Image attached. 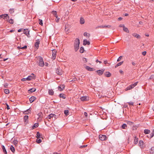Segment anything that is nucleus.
<instances>
[{
  "instance_id": "nucleus-1",
  "label": "nucleus",
  "mask_w": 154,
  "mask_h": 154,
  "mask_svg": "<svg viewBox=\"0 0 154 154\" xmlns=\"http://www.w3.org/2000/svg\"><path fill=\"white\" fill-rule=\"evenodd\" d=\"M80 44L79 40L78 38H76L75 40L74 44V48L75 51H77L79 48V45Z\"/></svg>"
},
{
  "instance_id": "nucleus-2",
  "label": "nucleus",
  "mask_w": 154,
  "mask_h": 154,
  "mask_svg": "<svg viewBox=\"0 0 154 154\" xmlns=\"http://www.w3.org/2000/svg\"><path fill=\"white\" fill-rule=\"evenodd\" d=\"M39 65L42 67H43L44 66V63L43 60L42 58L41 57H39Z\"/></svg>"
},
{
  "instance_id": "nucleus-3",
  "label": "nucleus",
  "mask_w": 154,
  "mask_h": 154,
  "mask_svg": "<svg viewBox=\"0 0 154 154\" xmlns=\"http://www.w3.org/2000/svg\"><path fill=\"white\" fill-rule=\"evenodd\" d=\"M56 73L58 75H61L62 74L63 71L62 70L60 69V68H58L56 69Z\"/></svg>"
},
{
  "instance_id": "nucleus-4",
  "label": "nucleus",
  "mask_w": 154,
  "mask_h": 154,
  "mask_svg": "<svg viewBox=\"0 0 154 154\" xmlns=\"http://www.w3.org/2000/svg\"><path fill=\"white\" fill-rule=\"evenodd\" d=\"M35 75L33 73H32L31 75L27 77V80L29 81L32 79H35Z\"/></svg>"
},
{
  "instance_id": "nucleus-5",
  "label": "nucleus",
  "mask_w": 154,
  "mask_h": 154,
  "mask_svg": "<svg viewBox=\"0 0 154 154\" xmlns=\"http://www.w3.org/2000/svg\"><path fill=\"white\" fill-rule=\"evenodd\" d=\"M3 18L4 20L9 18V17L8 14H4L0 15V19Z\"/></svg>"
},
{
  "instance_id": "nucleus-6",
  "label": "nucleus",
  "mask_w": 154,
  "mask_h": 154,
  "mask_svg": "<svg viewBox=\"0 0 154 154\" xmlns=\"http://www.w3.org/2000/svg\"><path fill=\"white\" fill-rule=\"evenodd\" d=\"M106 136L104 135L100 134L99 135V138L102 141L106 140Z\"/></svg>"
},
{
  "instance_id": "nucleus-7",
  "label": "nucleus",
  "mask_w": 154,
  "mask_h": 154,
  "mask_svg": "<svg viewBox=\"0 0 154 154\" xmlns=\"http://www.w3.org/2000/svg\"><path fill=\"white\" fill-rule=\"evenodd\" d=\"M31 108H30L29 109H27L26 110L23 111V113L24 115H28L30 113L31 111Z\"/></svg>"
},
{
  "instance_id": "nucleus-8",
  "label": "nucleus",
  "mask_w": 154,
  "mask_h": 154,
  "mask_svg": "<svg viewBox=\"0 0 154 154\" xmlns=\"http://www.w3.org/2000/svg\"><path fill=\"white\" fill-rule=\"evenodd\" d=\"M104 70V69H102L100 70H97L96 72L99 75H100L103 74Z\"/></svg>"
},
{
  "instance_id": "nucleus-9",
  "label": "nucleus",
  "mask_w": 154,
  "mask_h": 154,
  "mask_svg": "<svg viewBox=\"0 0 154 154\" xmlns=\"http://www.w3.org/2000/svg\"><path fill=\"white\" fill-rule=\"evenodd\" d=\"M56 51L55 50H52V58L54 60L55 59L56 57Z\"/></svg>"
},
{
  "instance_id": "nucleus-10",
  "label": "nucleus",
  "mask_w": 154,
  "mask_h": 154,
  "mask_svg": "<svg viewBox=\"0 0 154 154\" xmlns=\"http://www.w3.org/2000/svg\"><path fill=\"white\" fill-rule=\"evenodd\" d=\"M23 33L26 34L28 37H29V31L28 29H25L24 30Z\"/></svg>"
},
{
  "instance_id": "nucleus-11",
  "label": "nucleus",
  "mask_w": 154,
  "mask_h": 154,
  "mask_svg": "<svg viewBox=\"0 0 154 154\" xmlns=\"http://www.w3.org/2000/svg\"><path fill=\"white\" fill-rule=\"evenodd\" d=\"M80 99L82 101H87L89 100V97L87 96H83L81 97Z\"/></svg>"
},
{
  "instance_id": "nucleus-12",
  "label": "nucleus",
  "mask_w": 154,
  "mask_h": 154,
  "mask_svg": "<svg viewBox=\"0 0 154 154\" xmlns=\"http://www.w3.org/2000/svg\"><path fill=\"white\" fill-rule=\"evenodd\" d=\"M65 87V85H61L58 87L60 91H62L64 89Z\"/></svg>"
},
{
  "instance_id": "nucleus-13",
  "label": "nucleus",
  "mask_w": 154,
  "mask_h": 154,
  "mask_svg": "<svg viewBox=\"0 0 154 154\" xmlns=\"http://www.w3.org/2000/svg\"><path fill=\"white\" fill-rule=\"evenodd\" d=\"M29 117L28 116H25L23 118V121L25 123H27L28 122V119Z\"/></svg>"
},
{
  "instance_id": "nucleus-14",
  "label": "nucleus",
  "mask_w": 154,
  "mask_h": 154,
  "mask_svg": "<svg viewBox=\"0 0 154 154\" xmlns=\"http://www.w3.org/2000/svg\"><path fill=\"white\" fill-rule=\"evenodd\" d=\"M111 73L109 72H106L104 73V75L107 77H109L111 76Z\"/></svg>"
},
{
  "instance_id": "nucleus-15",
  "label": "nucleus",
  "mask_w": 154,
  "mask_h": 154,
  "mask_svg": "<svg viewBox=\"0 0 154 154\" xmlns=\"http://www.w3.org/2000/svg\"><path fill=\"white\" fill-rule=\"evenodd\" d=\"M85 68L89 71H93L94 70V68H91L90 67L88 66H86V67H85Z\"/></svg>"
},
{
  "instance_id": "nucleus-16",
  "label": "nucleus",
  "mask_w": 154,
  "mask_h": 154,
  "mask_svg": "<svg viewBox=\"0 0 154 154\" xmlns=\"http://www.w3.org/2000/svg\"><path fill=\"white\" fill-rule=\"evenodd\" d=\"M138 145L141 148L143 147V141L142 140H140L139 141Z\"/></svg>"
},
{
  "instance_id": "nucleus-17",
  "label": "nucleus",
  "mask_w": 154,
  "mask_h": 154,
  "mask_svg": "<svg viewBox=\"0 0 154 154\" xmlns=\"http://www.w3.org/2000/svg\"><path fill=\"white\" fill-rule=\"evenodd\" d=\"M87 44L89 45L90 44V42L88 41H87V40L86 39L84 40L83 43V45H85Z\"/></svg>"
},
{
  "instance_id": "nucleus-18",
  "label": "nucleus",
  "mask_w": 154,
  "mask_h": 154,
  "mask_svg": "<svg viewBox=\"0 0 154 154\" xmlns=\"http://www.w3.org/2000/svg\"><path fill=\"white\" fill-rule=\"evenodd\" d=\"M134 88V87L133 86V85L131 84L128 86L127 88L125 89L126 91H127L128 90H130Z\"/></svg>"
},
{
  "instance_id": "nucleus-19",
  "label": "nucleus",
  "mask_w": 154,
  "mask_h": 154,
  "mask_svg": "<svg viewBox=\"0 0 154 154\" xmlns=\"http://www.w3.org/2000/svg\"><path fill=\"white\" fill-rule=\"evenodd\" d=\"M39 43V41L38 40L36 41V42L35 44V47L37 49L38 48Z\"/></svg>"
},
{
  "instance_id": "nucleus-20",
  "label": "nucleus",
  "mask_w": 154,
  "mask_h": 154,
  "mask_svg": "<svg viewBox=\"0 0 154 154\" xmlns=\"http://www.w3.org/2000/svg\"><path fill=\"white\" fill-rule=\"evenodd\" d=\"M132 35L137 38H140V36L139 34L136 33H133Z\"/></svg>"
},
{
  "instance_id": "nucleus-21",
  "label": "nucleus",
  "mask_w": 154,
  "mask_h": 154,
  "mask_svg": "<svg viewBox=\"0 0 154 154\" xmlns=\"http://www.w3.org/2000/svg\"><path fill=\"white\" fill-rule=\"evenodd\" d=\"M36 98L34 96H32L29 98V101L30 103L33 102L35 99Z\"/></svg>"
},
{
  "instance_id": "nucleus-22",
  "label": "nucleus",
  "mask_w": 154,
  "mask_h": 154,
  "mask_svg": "<svg viewBox=\"0 0 154 154\" xmlns=\"http://www.w3.org/2000/svg\"><path fill=\"white\" fill-rule=\"evenodd\" d=\"M36 137L38 138H42V135H41L39 132H38L37 133Z\"/></svg>"
},
{
  "instance_id": "nucleus-23",
  "label": "nucleus",
  "mask_w": 154,
  "mask_h": 154,
  "mask_svg": "<svg viewBox=\"0 0 154 154\" xmlns=\"http://www.w3.org/2000/svg\"><path fill=\"white\" fill-rule=\"evenodd\" d=\"M138 138L137 137L135 136L134 138V143L135 144H137L138 142Z\"/></svg>"
},
{
  "instance_id": "nucleus-24",
  "label": "nucleus",
  "mask_w": 154,
  "mask_h": 154,
  "mask_svg": "<svg viewBox=\"0 0 154 154\" xmlns=\"http://www.w3.org/2000/svg\"><path fill=\"white\" fill-rule=\"evenodd\" d=\"M54 94V91L52 89H49L48 91V94L51 95H53Z\"/></svg>"
},
{
  "instance_id": "nucleus-25",
  "label": "nucleus",
  "mask_w": 154,
  "mask_h": 154,
  "mask_svg": "<svg viewBox=\"0 0 154 154\" xmlns=\"http://www.w3.org/2000/svg\"><path fill=\"white\" fill-rule=\"evenodd\" d=\"M144 132L145 134H148L150 133V131L149 129H145L144 131Z\"/></svg>"
},
{
  "instance_id": "nucleus-26",
  "label": "nucleus",
  "mask_w": 154,
  "mask_h": 154,
  "mask_svg": "<svg viewBox=\"0 0 154 154\" xmlns=\"http://www.w3.org/2000/svg\"><path fill=\"white\" fill-rule=\"evenodd\" d=\"M56 116L54 114H51L49 115L48 116V118L49 119H51V118H53V117H54L55 118Z\"/></svg>"
},
{
  "instance_id": "nucleus-27",
  "label": "nucleus",
  "mask_w": 154,
  "mask_h": 154,
  "mask_svg": "<svg viewBox=\"0 0 154 154\" xmlns=\"http://www.w3.org/2000/svg\"><path fill=\"white\" fill-rule=\"evenodd\" d=\"M35 90H36V88H31L30 90H29V93H32V92H33L35 91Z\"/></svg>"
},
{
  "instance_id": "nucleus-28",
  "label": "nucleus",
  "mask_w": 154,
  "mask_h": 154,
  "mask_svg": "<svg viewBox=\"0 0 154 154\" xmlns=\"http://www.w3.org/2000/svg\"><path fill=\"white\" fill-rule=\"evenodd\" d=\"M52 14L54 15L56 17V18H58V16L57 14V12L56 11H53L52 12Z\"/></svg>"
},
{
  "instance_id": "nucleus-29",
  "label": "nucleus",
  "mask_w": 154,
  "mask_h": 154,
  "mask_svg": "<svg viewBox=\"0 0 154 154\" xmlns=\"http://www.w3.org/2000/svg\"><path fill=\"white\" fill-rule=\"evenodd\" d=\"M2 149L3 152H4L5 154H7V152L5 148V146L3 145H2Z\"/></svg>"
},
{
  "instance_id": "nucleus-30",
  "label": "nucleus",
  "mask_w": 154,
  "mask_h": 154,
  "mask_svg": "<svg viewBox=\"0 0 154 154\" xmlns=\"http://www.w3.org/2000/svg\"><path fill=\"white\" fill-rule=\"evenodd\" d=\"M150 152V154H154V147H152L151 148Z\"/></svg>"
},
{
  "instance_id": "nucleus-31",
  "label": "nucleus",
  "mask_w": 154,
  "mask_h": 154,
  "mask_svg": "<svg viewBox=\"0 0 154 154\" xmlns=\"http://www.w3.org/2000/svg\"><path fill=\"white\" fill-rule=\"evenodd\" d=\"M80 23L81 24H83L85 23V20L83 18H81L80 20Z\"/></svg>"
},
{
  "instance_id": "nucleus-32",
  "label": "nucleus",
  "mask_w": 154,
  "mask_h": 154,
  "mask_svg": "<svg viewBox=\"0 0 154 154\" xmlns=\"http://www.w3.org/2000/svg\"><path fill=\"white\" fill-rule=\"evenodd\" d=\"M7 22H9V23H10L11 24H13L14 23V20L12 19H10L9 20H7Z\"/></svg>"
},
{
  "instance_id": "nucleus-33",
  "label": "nucleus",
  "mask_w": 154,
  "mask_h": 154,
  "mask_svg": "<svg viewBox=\"0 0 154 154\" xmlns=\"http://www.w3.org/2000/svg\"><path fill=\"white\" fill-rule=\"evenodd\" d=\"M38 123H35L34 124V125L32 126V129H34L35 128H36L38 127Z\"/></svg>"
},
{
  "instance_id": "nucleus-34",
  "label": "nucleus",
  "mask_w": 154,
  "mask_h": 154,
  "mask_svg": "<svg viewBox=\"0 0 154 154\" xmlns=\"http://www.w3.org/2000/svg\"><path fill=\"white\" fill-rule=\"evenodd\" d=\"M123 63V61H122V62H121L119 63H117L115 66V68H116L117 67L121 65Z\"/></svg>"
},
{
  "instance_id": "nucleus-35",
  "label": "nucleus",
  "mask_w": 154,
  "mask_h": 154,
  "mask_svg": "<svg viewBox=\"0 0 154 154\" xmlns=\"http://www.w3.org/2000/svg\"><path fill=\"white\" fill-rule=\"evenodd\" d=\"M10 150L11 151L13 152H14L15 151V149L12 146H11L10 147Z\"/></svg>"
},
{
  "instance_id": "nucleus-36",
  "label": "nucleus",
  "mask_w": 154,
  "mask_h": 154,
  "mask_svg": "<svg viewBox=\"0 0 154 154\" xmlns=\"http://www.w3.org/2000/svg\"><path fill=\"white\" fill-rule=\"evenodd\" d=\"M60 97H62L63 99L66 98V97L65 96L64 94H60L59 95Z\"/></svg>"
},
{
  "instance_id": "nucleus-37",
  "label": "nucleus",
  "mask_w": 154,
  "mask_h": 154,
  "mask_svg": "<svg viewBox=\"0 0 154 154\" xmlns=\"http://www.w3.org/2000/svg\"><path fill=\"white\" fill-rule=\"evenodd\" d=\"M4 92L6 94H8L9 93V91L8 89H4Z\"/></svg>"
},
{
  "instance_id": "nucleus-38",
  "label": "nucleus",
  "mask_w": 154,
  "mask_h": 154,
  "mask_svg": "<svg viewBox=\"0 0 154 154\" xmlns=\"http://www.w3.org/2000/svg\"><path fill=\"white\" fill-rule=\"evenodd\" d=\"M123 30L125 32H129V31L128 29L126 28L125 27V26L123 28Z\"/></svg>"
},
{
  "instance_id": "nucleus-39",
  "label": "nucleus",
  "mask_w": 154,
  "mask_h": 154,
  "mask_svg": "<svg viewBox=\"0 0 154 154\" xmlns=\"http://www.w3.org/2000/svg\"><path fill=\"white\" fill-rule=\"evenodd\" d=\"M84 36L89 37L90 36V34L88 33L85 32L84 33Z\"/></svg>"
},
{
  "instance_id": "nucleus-40",
  "label": "nucleus",
  "mask_w": 154,
  "mask_h": 154,
  "mask_svg": "<svg viewBox=\"0 0 154 154\" xmlns=\"http://www.w3.org/2000/svg\"><path fill=\"white\" fill-rule=\"evenodd\" d=\"M27 48V46L26 45H25L24 46L22 47H20L18 46L17 48L19 49L21 48L22 49H25Z\"/></svg>"
},
{
  "instance_id": "nucleus-41",
  "label": "nucleus",
  "mask_w": 154,
  "mask_h": 154,
  "mask_svg": "<svg viewBox=\"0 0 154 154\" xmlns=\"http://www.w3.org/2000/svg\"><path fill=\"white\" fill-rule=\"evenodd\" d=\"M14 12V8H11L9 10V12L11 14H12Z\"/></svg>"
},
{
  "instance_id": "nucleus-42",
  "label": "nucleus",
  "mask_w": 154,
  "mask_h": 154,
  "mask_svg": "<svg viewBox=\"0 0 154 154\" xmlns=\"http://www.w3.org/2000/svg\"><path fill=\"white\" fill-rule=\"evenodd\" d=\"M64 113L66 116L68 115H69V111L67 110H65L64 111Z\"/></svg>"
},
{
  "instance_id": "nucleus-43",
  "label": "nucleus",
  "mask_w": 154,
  "mask_h": 154,
  "mask_svg": "<svg viewBox=\"0 0 154 154\" xmlns=\"http://www.w3.org/2000/svg\"><path fill=\"white\" fill-rule=\"evenodd\" d=\"M150 138H152V137H153L154 136V129L153 130L152 132L150 134Z\"/></svg>"
},
{
  "instance_id": "nucleus-44",
  "label": "nucleus",
  "mask_w": 154,
  "mask_h": 154,
  "mask_svg": "<svg viewBox=\"0 0 154 154\" xmlns=\"http://www.w3.org/2000/svg\"><path fill=\"white\" fill-rule=\"evenodd\" d=\"M84 49L82 47H81L80 48V52L81 53H83L84 52Z\"/></svg>"
},
{
  "instance_id": "nucleus-45",
  "label": "nucleus",
  "mask_w": 154,
  "mask_h": 154,
  "mask_svg": "<svg viewBox=\"0 0 154 154\" xmlns=\"http://www.w3.org/2000/svg\"><path fill=\"white\" fill-rule=\"evenodd\" d=\"M127 127L126 125L125 124H123L122 126V128L123 129H125Z\"/></svg>"
},
{
  "instance_id": "nucleus-46",
  "label": "nucleus",
  "mask_w": 154,
  "mask_h": 154,
  "mask_svg": "<svg viewBox=\"0 0 154 154\" xmlns=\"http://www.w3.org/2000/svg\"><path fill=\"white\" fill-rule=\"evenodd\" d=\"M36 142L38 143H40L42 142V140L40 139H37L36 140Z\"/></svg>"
},
{
  "instance_id": "nucleus-47",
  "label": "nucleus",
  "mask_w": 154,
  "mask_h": 154,
  "mask_svg": "<svg viewBox=\"0 0 154 154\" xmlns=\"http://www.w3.org/2000/svg\"><path fill=\"white\" fill-rule=\"evenodd\" d=\"M104 28H110L111 27V26L110 25H105L104 26Z\"/></svg>"
},
{
  "instance_id": "nucleus-48",
  "label": "nucleus",
  "mask_w": 154,
  "mask_h": 154,
  "mask_svg": "<svg viewBox=\"0 0 154 154\" xmlns=\"http://www.w3.org/2000/svg\"><path fill=\"white\" fill-rule=\"evenodd\" d=\"M39 24L41 25L42 26L43 25V23L42 20L39 19Z\"/></svg>"
},
{
  "instance_id": "nucleus-49",
  "label": "nucleus",
  "mask_w": 154,
  "mask_h": 154,
  "mask_svg": "<svg viewBox=\"0 0 154 154\" xmlns=\"http://www.w3.org/2000/svg\"><path fill=\"white\" fill-rule=\"evenodd\" d=\"M128 103L129 105H133L134 103L133 102L131 101L130 102H128Z\"/></svg>"
},
{
  "instance_id": "nucleus-50",
  "label": "nucleus",
  "mask_w": 154,
  "mask_h": 154,
  "mask_svg": "<svg viewBox=\"0 0 154 154\" xmlns=\"http://www.w3.org/2000/svg\"><path fill=\"white\" fill-rule=\"evenodd\" d=\"M87 145H83V146H81L80 147V148H84V147H87Z\"/></svg>"
},
{
  "instance_id": "nucleus-51",
  "label": "nucleus",
  "mask_w": 154,
  "mask_h": 154,
  "mask_svg": "<svg viewBox=\"0 0 154 154\" xmlns=\"http://www.w3.org/2000/svg\"><path fill=\"white\" fill-rule=\"evenodd\" d=\"M122 56H120L119 58H118V59L117 60V61L119 62V61H120L121 60V59L122 58Z\"/></svg>"
},
{
  "instance_id": "nucleus-52",
  "label": "nucleus",
  "mask_w": 154,
  "mask_h": 154,
  "mask_svg": "<svg viewBox=\"0 0 154 154\" xmlns=\"http://www.w3.org/2000/svg\"><path fill=\"white\" fill-rule=\"evenodd\" d=\"M138 83V82H135L134 83L132 84V85H133V86L135 87V86H136L137 84Z\"/></svg>"
},
{
  "instance_id": "nucleus-53",
  "label": "nucleus",
  "mask_w": 154,
  "mask_h": 154,
  "mask_svg": "<svg viewBox=\"0 0 154 154\" xmlns=\"http://www.w3.org/2000/svg\"><path fill=\"white\" fill-rule=\"evenodd\" d=\"M138 83V82H135L134 83L132 84V85H133V86L135 87V86H136L137 84Z\"/></svg>"
},
{
  "instance_id": "nucleus-54",
  "label": "nucleus",
  "mask_w": 154,
  "mask_h": 154,
  "mask_svg": "<svg viewBox=\"0 0 154 154\" xmlns=\"http://www.w3.org/2000/svg\"><path fill=\"white\" fill-rule=\"evenodd\" d=\"M82 60L85 63H86L87 62V59L86 58H83Z\"/></svg>"
},
{
  "instance_id": "nucleus-55",
  "label": "nucleus",
  "mask_w": 154,
  "mask_h": 154,
  "mask_svg": "<svg viewBox=\"0 0 154 154\" xmlns=\"http://www.w3.org/2000/svg\"><path fill=\"white\" fill-rule=\"evenodd\" d=\"M27 78H23L21 79V80L23 81H25L26 80H27Z\"/></svg>"
},
{
  "instance_id": "nucleus-56",
  "label": "nucleus",
  "mask_w": 154,
  "mask_h": 154,
  "mask_svg": "<svg viewBox=\"0 0 154 154\" xmlns=\"http://www.w3.org/2000/svg\"><path fill=\"white\" fill-rule=\"evenodd\" d=\"M97 28H104V25H101L100 26H98L96 27Z\"/></svg>"
},
{
  "instance_id": "nucleus-57",
  "label": "nucleus",
  "mask_w": 154,
  "mask_h": 154,
  "mask_svg": "<svg viewBox=\"0 0 154 154\" xmlns=\"http://www.w3.org/2000/svg\"><path fill=\"white\" fill-rule=\"evenodd\" d=\"M119 26L120 27H122L123 28L125 26L124 24H121L119 25Z\"/></svg>"
},
{
  "instance_id": "nucleus-58",
  "label": "nucleus",
  "mask_w": 154,
  "mask_h": 154,
  "mask_svg": "<svg viewBox=\"0 0 154 154\" xmlns=\"http://www.w3.org/2000/svg\"><path fill=\"white\" fill-rule=\"evenodd\" d=\"M146 52L145 51H143L142 53V54L143 55L145 56L146 54Z\"/></svg>"
},
{
  "instance_id": "nucleus-59",
  "label": "nucleus",
  "mask_w": 154,
  "mask_h": 154,
  "mask_svg": "<svg viewBox=\"0 0 154 154\" xmlns=\"http://www.w3.org/2000/svg\"><path fill=\"white\" fill-rule=\"evenodd\" d=\"M56 18L57 19H55L56 21L57 22H58L60 20V18L58 17L57 18Z\"/></svg>"
},
{
  "instance_id": "nucleus-60",
  "label": "nucleus",
  "mask_w": 154,
  "mask_h": 154,
  "mask_svg": "<svg viewBox=\"0 0 154 154\" xmlns=\"http://www.w3.org/2000/svg\"><path fill=\"white\" fill-rule=\"evenodd\" d=\"M8 86V84L7 83H5L4 84V86L5 88H7Z\"/></svg>"
},
{
  "instance_id": "nucleus-61",
  "label": "nucleus",
  "mask_w": 154,
  "mask_h": 154,
  "mask_svg": "<svg viewBox=\"0 0 154 154\" xmlns=\"http://www.w3.org/2000/svg\"><path fill=\"white\" fill-rule=\"evenodd\" d=\"M132 64L133 66H135L136 65V63L134 61L132 62Z\"/></svg>"
},
{
  "instance_id": "nucleus-62",
  "label": "nucleus",
  "mask_w": 154,
  "mask_h": 154,
  "mask_svg": "<svg viewBox=\"0 0 154 154\" xmlns=\"http://www.w3.org/2000/svg\"><path fill=\"white\" fill-rule=\"evenodd\" d=\"M119 72L121 74H123V71L122 70H120Z\"/></svg>"
},
{
  "instance_id": "nucleus-63",
  "label": "nucleus",
  "mask_w": 154,
  "mask_h": 154,
  "mask_svg": "<svg viewBox=\"0 0 154 154\" xmlns=\"http://www.w3.org/2000/svg\"><path fill=\"white\" fill-rule=\"evenodd\" d=\"M84 115H85V116H86V117H87V116L88 115H87V112H85L84 113Z\"/></svg>"
},
{
  "instance_id": "nucleus-64",
  "label": "nucleus",
  "mask_w": 154,
  "mask_h": 154,
  "mask_svg": "<svg viewBox=\"0 0 154 154\" xmlns=\"http://www.w3.org/2000/svg\"><path fill=\"white\" fill-rule=\"evenodd\" d=\"M122 19V17H120L118 19V20H119V21L121 20Z\"/></svg>"
}]
</instances>
